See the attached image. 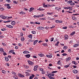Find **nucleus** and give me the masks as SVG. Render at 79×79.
Listing matches in <instances>:
<instances>
[{
    "mask_svg": "<svg viewBox=\"0 0 79 79\" xmlns=\"http://www.w3.org/2000/svg\"><path fill=\"white\" fill-rule=\"evenodd\" d=\"M34 8L33 7H31L30 8L29 11H30V12L33 11H34Z\"/></svg>",
    "mask_w": 79,
    "mask_h": 79,
    "instance_id": "obj_9",
    "label": "nucleus"
},
{
    "mask_svg": "<svg viewBox=\"0 0 79 79\" xmlns=\"http://www.w3.org/2000/svg\"><path fill=\"white\" fill-rule=\"evenodd\" d=\"M74 34H75V31H73L72 33L70 34L71 35H74Z\"/></svg>",
    "mask_w": 79,
    "mask_h": 79,
    "instance_id": "obj_33",
    "label": "nucleus"
},
{
    "mask_svg": "<svg viewBox=\"0 0 79 79\" xmlns=\"http://www.w3.org/2000/svg\"><path fill=\"white\" fill-rule=\"evenodd\" d=\"M24 66L25 67V68H26L27 69L29 68V66L27 65H24Z\"/></svg>",
    "mask_w": 79,
    "mask_h": 79,
    "instance_id": "obj_40",
    "label": "nucleus"
},
{
    "mask_svg": "<svg viewBox=\"0 0 79 79\" xmlns=\"http://www.w3.org/2000/svg\"><path fill=\"white\" fill-rule=\"evenodd\" d=\"M19 14H20V15H25V13H24V12L22 11L20 12L19 13Z\"/></svg>",
    "mask_w": 79,
    "mask_h": 79,
    "instance_id": "obj_21",
    "label": "nucleus"
},
{
    "mask_svg": "<svg viewBox=\"0 0 79 79\" xmlns=\"http://www.w3.org/2000/svg\"><path fill=\"white\" fill-rule=\"evenodd\" d=\"M13 3H14L15 4H18V2L16 1H13Z\"/></svg>",
    "mask_w": 79,
    "mask_h": 79,
    "instance_id": "obj_31",
    "label": "nucleus"
},
{
    "mask_svg": "<svg viewBox=\"0 0 79 79\" xmlns=\"http://www.w3.org/2000/svg\"><path fill=\"white\" fill-rule=\"evenodd\" d=\"M62 55L63 56H66L67 55V54L66 53H63L62 54Z\"/></svg>",
    "mask_w": 79,
    "mask_h": 79,
    "instance_id": "obj_50",
    "label": "nucleus"
},
{
    "mask_svg": "<svg viewBox=\"0 0 79 79\" xmlns=\"http://www.w3.org/2000/svg\"><path fill=\"white\" fill-rule=\"evenodd\" d=\"M4 37H3V35L0 36V38L1 39H2V38H3Z\"/></svg>",
    "mask_w": 79,
    "mask_h": 79,
    "instance_id": "obj_64",
    "label": "nucleus"
},
{
    "mask_svg": "<svg viewBox=\"0 0 79 79\" xmlns=\"http://www.w3.org/2000/svg\"><path fill=\"white\" fill-rule=\"evenodd\" d=\"M29 79H33V77H31V76L30 77Z\"/></svg>",
    "mask_w": 79,
    "mask_h": 79,
    "instance_id": "obj_63",
    "label": "nucleus"
},
{
    "mask_svg": "<svg viewBox=\"0 0 79 79\" xmlns=\"http://www.w3.org/2000/svg\"><path fill=\"white\" fill-rule=\"evenodd\" d=\"M48 77H49V79H55V78H53L52 77H51V74L49 73H48Z\"/></svg>",
    "mask_w": 79,
    "mask_h": 79,
    "instance_id": "obj_5",
    "label": "nucleus"
},
{
    "mask_svg": "<svg viewBox=\"0 0 79 79\" xmlns=\"http://www.w3.org/2000/svg\"><path fill=\"white\" fill-rule=\"evenodd\" d=\"M69 64L65 65L64 66V68H68V67H69Z\"/></svg>",
    "mask_w": 79,
    "mask_h": 79,
    "instance_id": "obj_28",
    "label": "nucleus"
},
{
    "mask_svg": "<svg viewBox=\"0 0 79 79\" xmlns=\"http://www.w3.org/2000/svg\"><path fill=\"white\" fill-rule=\"evenodd\" d=\"M35 24H40V23H39V22H35Z\"/></svg>",
    "mask_w": 79,
    "mask_h": 79,
    "instance_id": "obj_41",
    "label": "nucleus"
},
{
    "mask_svg": "<svg viewBox=\"0 0 79 79\" xmlns=\"http://www.w3.org/2000/svg\"><path fill=\"white\" fill-rule=\"evenodd\" d=\"M38 41H39L38 40H36L35 41L33 42V45H35V44H36L37 43Z\"/></svg>",
    "mask_w": 79,
    "mask_h": 79,
    "instance_id": "obj_10",
    "label": "nucleus"
},
{
    "mask_svg": "<svg viewBox=\"0 0 79 79\" xmlns=\"http://www.w3.org/2000/svg\"><path fill=\"white\" fill-rule=\"evenodd\" d=\"M38 10H40V11H43V10H45L44 9H43L42 7H40L39 9H38Z\"/></svg>",
    "mask_w": 79,
    "mask_h": 79,
    "instance_id": "obj_15",
    "label": "nucleus"
},
{
    "mask_svg": "<svg viewBox=\"0 0 79 79\" xmlns=\"http://www.w3.org/2000/svg\"><path fill=\"white\" fill-rule=\"evenodd\" d=\"M4 58H5V60L6 61H9V59L8 57L5 56Z\"/></svg>",
    "mask_w": 79,
    "mask_h": 79,
    "instance_id": "obj_11",
    "label": "nucleus"
},
{
    "mask_svg": "<svg viewBox=\"0 0 79 79\" xmlns=\"http://www.w3.org/2000/svg\"><path fill=\"white\" fill-rule=\"evenodd\" d=\"M70 5H72V6L75 5V3H73L72 2L70 3Z\"/></svg>",
    "mask_w": 79,
    "mask_h": 79,
    "instance_id": "obj_32",
    "label": "nucleus"
},
{
    "mask_svg": "<svg viewBox=\"0 0 79 79\" xmlns=\"http://www.w3.org/2000/svg\"><path fill=\"white\" fill-rule=\"evenodd\" d=\"M44 16V14L39 15V17H43V16Z\"/></svg>",
    "mask_w": 79,
    "mask_h": 79,
    "instance_id": "obj_47",
    "label": "nucleus"
},
{
    "mask_svg": "<svg viewBox=\"0 0 79 79\" xmlns=\"http://www.w3.org/2000/svg\"><path fill=\"white\" fill-rule=\"evenodd\" d=\"M6 2H7L8 3H11V1L10 0H6Z\"/></svg>",
    "mask_w": 79,
    "mask_h": 79,
    "instance_id": "obj_53",
    "label": "nucleus"
},
{
    "mask_svg": "<svg viewBox=\"0 0 79 79\" xmlns=\"http://www.w3.org/2000/svg\"><path fill=\"white\" fill-rule=\"evenodd\" d=\"M6 27H9V28H11V29L13 28V27L10 25H6Z\"/></svg>",
    "mask_w": 79,
    "mask_h": 79,
    "instance_id": "obj_7",
    "label": "nucleus"
},
{
    "mask_svg": "<svg viewBox=\"0 0 79 79\" xmlns=\"http://www.w3.org/2000/svg\"><path fill=\"white\" fill-rule=\"evenodd\" d=\"M18 76L19 77H25V76L23 75V74L20 73H19L18 74Z\"/></svg>",
    "mask_w": 79,
    "mask_h": 79,
    "instance_id": "obj_3",
    "label": "nucleus"
},
{
    "mask_svg": "<svg viewBox=\"0 0 79 79\" xmlns=\"http://www.w3.org/2000/svg\"><path fill=\"white\" fill-rule=\"evenodd\" d=\"M71 2H73V1L72 0H70L67 2V3H68V4H71Z\"/></svg>",
    "mask_w": 79,
    "mask_h": 79,
    "instance_id": "obj_27",
    "label": "nucleus"
},
{
    "mask_svg": "<svg viewBox=\"0 0 79 79\" xmlns=\"http://www.w3.org/2000/svg\"><path fill=\"white\" fill-rule=\"evenodd\" d=\"M14 50L12 49L9 52H10V53H13L14 52Z\"/></svg>",
    "mask_w": 79,
    "mask_h": 79,
    "instance_id": "obj_38",
    "label": "nucleus"
},
{
    "mask_svg": "<svg viewBox=\"0 0 79 79\" xmlns=\"http://www.w3.org/2000/svg\"><path fill=\"white\" fill-rule=\"evenodd\" d=\"M72 10H73V8L71 7H69V11H72Z\"/></svg>",
    "mask_w": 79,
    "mask_h": 79,
    "instance_id": "obj_49",
    "label": "nucleus"
},
{
    "mask_svg": "<svg viewBox=\"0 0 79 79\" xmlns=\"http://www.w3.org/2000/svg\"><path fill=\"white\" fill-rule=\"evenodd\" d=\"M28 42H33V40H32L30 39L28 40Z\"/></svg>",
    "mask_w": 79,
    "mask_h": 79,
    "instance_id": "obj_46",
    "label": "nucleus"
},
{
    "mask_svg": "<svg viewBox=\"0 0 79 79\" xmlns=\"http://www.w3.org/2000/svg\"><path fill=\"white\" fill-rule=\"evenodd\" d=\"M1 31H6V29L5 28H3L1 29Z\"/></svg>",
    "mask_w": 79,
    "mask_h": 79,
    "instance_id": "obj_36",
    "label": "nucleus"
},
{
    "mask_svg": "<svg viewBox=\"0 0 79 79\" xmlns=\"http://www.w3.org/2000/svg\"><path fill=\"white\" fill-rule=\"evenodd\" d=\"M79 44H75L73 45L74 47H77L78 46H79Z\"/></svg>",
    "mask_w": 79,
    "mask_h": 79,
    "instance_id": "obj_19",
    "label": "nucleus"
},
{
    "mask_svg": "<svg viewBox=\"0 0 79 79\" xmlns=\"http://www.w3.org/2000/svg\"><path fill=\"white\" fill-rule=\"evenodd\" d=\"M38 55L40 56L41 57H42V56H44V55L42 54H39Z\"/></svg>",
    "mask_w": 79,
    "mask_h": 79,
    "instance_id": "obj_34",
    "label": "nucleus"
},
{
    "mask_svg": "<svg viewBox=\"0 0 79 79\" xmlns=\"http://www.w3.org/2000/svg\"><path fill=\"white\" fill-rule=\"evenodd\" d=\"M45 71H44L42 72L41 73L42 74H45Z\"/></svg>",
    "mask_w": 79,
    "mask_h": 79,
    "instance_id": "obj_58",
    "label": "nucleus"
},
{
    "mask_svg": "<svg viewBox=\"0 0 79 79\" xmlns=\"http://www.w3.org/2000/svg\"><path fill=\"white\" fill-rule=\"evenodd\" d=\"M0 17L2 19H6V18H7V17H6L3 15H1L0 16Z\"/></svg>",
    "mask_w": 79,
    "mask_h": 79,
    "instance_id": "obj_2",
    "label": "nucleus"
},
{
    "mask_svg": "<svg viewBox=\"0 0 79 79\" xmlns=\"http://www.w3.org/2000/svg\"><path fill=\"white\" fill-rule=\"evenodd\" d=\"M69 27L71 29V28H73V26L72 25H69Z\"/></svg>",
    "mask_w": 79,
    "mask_h": 79,
    "instance_id": "obj_45",
    "label": "nucleus"
},
{
    "mask_svg": "<svg viewBox=\"0 0 79 79\" xmlns=\"http://www.w3.org/2000/svg\"><path fill=\"white\" fill-rule=\"evenodd\" d=\"M72 18L73 19V20H74L75 21H76V18L75 17V16H73L72 17Z\"/></svg>",
    "mask_w": 79,
    "mask_h": 79,
    "instance_id": "obj_20",
    "label": "nucleus"
},
{
    "mask_svg": "<svg viewBox=\"0 0 79 79\" xmlns=\"http://www.w3.org/2000/svg\"><path fill=\"white\" fill-rule=\"evenodd\" d=\"M7 8H8V9H11V6H7Z\"/></svg>",
    "mask_w": 79,
    "mask_h": 79,
    "instance_id": "obj_56",
    "label": "nucleus"
},
{
    "mask_svg": "<svg viewBox=\"0 0 79 79\" xmlns=\"http://www.w3.org/2000/svg\"><path fill=\"white\" fill-rule=\"evenodd\" d=\"M21 41H24V38L23 37H22L21 38Z\"/></svg>",
    "mask_w": 79,
    "mask_h": 79,
    "instance_id": "obj_35",
    "label": "nucleus"
},
{
    "mask_svg": "<svg viewBox=\"0 0 79 79\" xmlns=\"http://www.w3.org/2000/svg\"><path fill=\"white\" fill-rule=\"evenodd\" d=\"M33 17L34 18H39V15H34Z\"/></svg>",
    "mask_w": 79,
    "mask_h": 79,
    "instance_id": "obj_42",
    "label": "nucleus"
},
{
    "mask_svg": "<svg viewBox=\"0 0 79 79\" xmlns=\"http://www.w3.org/2000/svg\"><path fill=\"white\" fill-rule=\"evenodd\" d=\"M60 61H61V60H59L58 61V62L57 63V64H61V63Z\"/></svg>",
    "mask_w": 79,
    "mask_h": 79,
    "instance_id": "obj_22",
    "label": "nucleus"
},
{
    "mask_svg": "<svg viewBox=\"0 0 79 79\" xmlns=\"http://www.w3.org/2000/svg\"><path fill=\"white\" fill-rule=\"evenodd\" d=\"M65 40H67L68 39V36L67 35H64Z\"/></svg>",
    "mask_w": 79,
    "mask_h": 79,
    "instance_id": "obj_18",
    "label": "nucleus"
},
{
    "mask_svg": "<svg viewBox=\"0 0 79 79\" xmlns=\"http://www.w3.org/2000/svg\"><path fill=\"white\" fill-rule=\"evenodd\" d=\"M0 51L2 52H5L3 50V49L2 48H0Z\"/></svg>",
    "mask_w": 79,
    "mask_h": 79,
    "instance_id": "obj_29",
    "label": "nucleus"
},
{
    "mask_svg": "<svg viewBox=\"0 0 79 79\" xmlns=\"http://www.w3.org/2000/svg\"><path fill=\"white\" fill-rule=\"evenodd\" d=\"M30 23L31 24H35V23L33 22H30Z\"/></svg>",
    "mask_w": 79,
    "mask_h": 79,
    "instance_id": "obj_48",
    "label": "nucleus"
},
{
    "mask_svg": "<svg viewBox=\"0 0 79 79\" xmlns=\"http://www.w3.org/2000/svg\"><path fill=\"white\" fill-rule=\"evenodd\" d=\"M68 48V47L67 46H64V49L65 50H66Z\"/></svg>",
    "mask_w": 79,
    "mask_h": 79,
    "instance_id": "obj_43",
    "label": "nucleus"
},
{
    "mask_svg": "<svg viewBox=\"0 0 79 79\" xmlns=\"http://www.w3.org/2000/svg\"><path fill=\"white\" fill-rule=\"evenodd\" d=\"M72 63H73V64H75V65H76V64H77V63H76V62L75 61H72Z\"/></svg>",
    "mask_w": 79,
    "mask_h": 79,
    "instance_id": "obj_30",
    "label": "nucleus"
},
{
    "mask_svg": "<svg viewBox=\"0 0 79 79\" xmlns=\"http://www.w3.org/2000/svg\"><path fill=\"white\" fill-rule=\"evenodd\" d=\"M2 44L4 46H6V44L3 43H2Z\"/></svg>",
    "mask_w": 79,
    "mask_h": 79,
    "instance_id": "obj_61",
    "label": "nucleus"
},
{
    "mask_svg": "<svg viewBox=\"0 0 79 79\" xmlns=\"http://www.w3.org/2000/svg\"><path fill=\"white\" fill-rule=\"evenodd\" d=\"M37 29L40 30H43V29H44V28L41 27H37Z\"/></svg>",
    "mask_w": 79,
    "mask_h": 79,
    "instance_id": "obj_6",
    "label": "nucleus"
},
{
    "mask_svg": "<svg viewBox=\"0 0 79 79\" xmlns=\"http://www.w3.org/2000/svg\"><path fill=\"white\" fill-rule=\"evenodd\" d=\"M2 73H4V74H5V73H6V72H5V71L3 70L2 71Z\"/></svg>",
    "mask_w": 79,
    "mask_h": 79,
    "instance_id": "obj_54",
    "label": "nucleus"
},
{
    "mask_svg": "<svg viewBox=\"0 0 79 79\" xmlns=\"http://www.w3.org/2000/svg\"><path fill=\"white\" fill-rule=\"evenodd\" d=\"M42 45L45 47H47V46H48V45H47V44L43 43Z\"/></svg>",
    "mask_w": 79,
    "mask_h": 79,
    "instance_id": "obj_24",
    "label": "nucleus"
},
{
    "mask_svg": "<svg viewBox=\"0 0 79 79\" xmlns=\"http://www.w3.org/2000/svg\"><path fill=\"white\" fill-rule=\"evenodd\" d=\"M73 73H74V74H77V73H78V71H77V70L74 69L73 70Z\"/></svg>",
    "mask_w": 79,
    "mask_h": 79,
    "instance_id": "obj_8",
    "label": "nucleus"
},
{
    "mask_svg": "<svg viewBox=\"0 0 79 79\" xmlns=\"http://www.w3.org/2000/svg\"><path fill=\"white\" fill-rule=\"evenodd\" d=\"M28 37L30 38V39H32V35H30L28 36Z\"/></svg>",
    "mask_w": 79,
    "mask_h": 79,
    "instance_id": "obj_25",
    "label": "nucleus"
},
{
    "mask_svg": "<svg viewBox=\"0 0 79 79\" xmlns=\"http://www.w3.org/2000/svg\"><path fill=\"white\" fill-rule=\"evenodd\" d=\"M39 67V65H36L34 66V70L35 71H36L37 70V68H38V67Z\"/></svg>",
    "mask_w": 79,
    "mask_h": 79,
    "instance_id": "obj_4",
    "label": "nucleus"
},
{
    "mask_svg": "<svg viewBox=\"0 0 79 79\" xmlns=\"http://www.w3.org/2000/svg\"><path fill=\"white\" fill-rule=\"evenodd\" d=\"M55 10H57L58 11H59V8L58 7H56L55 8Z\"/></svg>",
    "mask_w": 79,
    "mask_h": 79,
    "instance_id": "obj_44",
    "label": "nucleus"
},
{
    "mask_svg": "<svg viewBox=\"0 0 79 79\" xmlns=\"http://www.w3.org/2000/svg\"><path fill=\"white\" fill-rule=\"evenodd\" d=\"M13 78H14V79H18V77H17V76H16V75H15V76H13Z\"/></svg>",
    "mask_w": 79,
    "mask_h": 79,
    "instance_id": "obj_23",
    "label": "nucleus"
},
{
    "mask_svg": "<svg viewBox=\"0 0 79 79\" xmlns=\"http://www.w3.org/2000/svg\"><path fill=\"white\" fill-rule=\"evenodd\" d=\"M57 72H58V71H54L52 72V73H57Z\"/></svg>",
    "mask_w": 79,
    "mask_h": 79,
    "instance_id": "obj_51",
    "label": "nucleus"
},
{
    "mask_svg": "<svg viewBox=\"0 0 79 79\" xmlns=\"http://www.w3.org/2000/svg\"><path fill=\"white\" fill-rule=\"evenodd\" d=\"M47 15H53V12H51V13L48 12L47 13Z\"/></svg>",
    "mask_w": 79,
    "mask_h": 79,
    "instance_id": "obj_39",
    "label": "nucleus"
},
{
    "mask_svg": "<svg viewBox=\"0 0 79 79\" xmlns=\"http://www.w3.org/2000/svg\"><path fill=\"white\" fill-rule=\"evenodd\" d=\"M46 56L47 57H48V58H52V55H47Z\"/></svg>",
    "mask_w": 79,
    "mask_h": 79,
    "instance_id": "obj_17",
    "label": "nucleus"
},
{
    "mask_svg": "<svg viewBox=\"0 0 79 79\" xmlns=\"http://www.w3.org/2000/svg\"><path fill=\"white\" fill-rule=\"evenodd\" d=\"M71 60V57H69L68 58H67L66 59V61H68L69 60Z\"/></svg>",
    "mask_w": 79,
    "mask_h": 79,
    "instance_id": "obj_14",
    "label": "nucleus"
},
{
    "mask_svg": "<svg viewBox=\"0 0 79 79\" xmlns=\"http://www.w3.org/2000/svg\"><path fill=\"white\" fill-rule=\"evenodd\" d=\"M31 33L33 34H36V32L35 31H31Z\"/></svg>",
    "mask_w": 79,
    "mask_h": 79,
    "instance_id": "obj_26",
    "label": "nucleus"
},
{
    "mask_svg": "<svg viewBox=\"0 0 79 79\" xmlns=\"http://www.w3.org/2000/svg\"><path fill=\"white\" fill-rule=\"evenodd\" d=\"M25 56L26 58H30V57H31V55L30 54H27L25 55Z\"/></svg>",
    "mask_w": 79,
    "mask_h": 79,
    "instance_id": "obj_12",
    "label": "nucleus"
},
{
    "mask_svg": "<svg viewBox=\"0 0 79 79\" xmlns=\"http://www.w3.org/2000/svg\"><path fill=\"white\" fill-rule=\"evenodd\" d=\"M23 53L24 54H26V53H29V51H25L23 52Z\"/></svg>",
    "mask_w": 79,
    "mask_h": 79,
    "instance_id": "obj_13",
    "label": "nucleus"
},
{
    "mask_svg": "<svg viewBox=\"0 0 79 79\" xmlns=\"http://www.w3.org/2000/svg\"><path fill=\"white\" fill-rule=\"evenodd\" d=\"M40 70L41 71H44V69H43L42 68H40Z\"/></svg>",
    "mask_w": 79,
    "mask_h": 79,
    "instance_id": "obj_57",
    "label": "nucleus"
},
{
    "mask_svg": "<svg viewBox=\"0 0 79 79\" xmlns=\"http://www.w3.org/2000/svg\"><path fill=\"white\" fill-rule=\"evenodd\" d=\"M59 23H63V21H61V20H59Z\"/></svg>",
    "mask_w": 79,
    "mask_h": 79,
    "instance_id": "obj_59",
    "label": "nucleus"
},
{
    "mask_svg": "<svg viewBox=\"0 0 79 79\" xmlns=\"http://www.w3.org/2000/svg\"><path fill=\"white\" fill-rule=\"evenodd\" d=\"M15 24L16 23L14 21H13L11 22V24L13 26L15 25Z\"/></svg>",
    "mask_w": 79,
    "mask_h": 79,
    "instance_id": "obj_16",
    "label": "nucleus"
},
{
    "mask_svg": "<svg viewBox=\"0 0 79 79\" xmlns=\"http://www.w3.org/2000/svg\"><path fill=\"white\" fill-rule=\"evenodd\" d=\"M63 29H67V27H63Z\"/></svg>",
    "mask_w": 79,
    "mask_h": 79,
    "instance_id": "obj_60",
    "label": "nucleus"
},
{
    "mask_svg": "<svg viewBox=\"0 0 79 79\" xmlns=\"http://www.w3.org/2000/svg\"><path fill=\"white\" fill-rule=\"evenodd\" d=\"M54 39V38H52L51 40V42H53V41Z\"/></svg>",
    "mask_w": 79,
    "mask_h": 79,
    "instance_id": "obj_55",
    "label": "nucleus"
},
{
    "mask_svg": "<svg viewBox=\"0 0 79 79\" xmlns=\"http://www.w3.org/2000/svg\"><path fill=\"white\" fill-rule=\"evenodd\" d=\"M55 22H56V23H59V20H56L55 21Z\"/></svg>",
    "mask_w": 79,
    "mask_h": 79,
    "instance_id": "obj_52",
    "label": "nucleus"
},
{
    "mask_svg": "<svg viewBox=\"0 0 79 79\" xmlns=\"http://www.w3.org/2000/svg\"><path fill=\"white\" fill-rule=\"evenodd\" d=\"M12 74H14V75H16V73L15 72H13V71L12 72Z\"/></svg>",
    "mask_w": 79,
    "mask_h": 79,
    "instance_id": "obj_37",
    "label": "nucleus"
},
{
    "mask_svg": "<svg viewBox=\"0 0 79 79\" xmlns=\"http://www.w3.org/2000/svg\"><path fill=\"white\" fill-rule=\"evenodd\" d=\"M27 62L29 65L31 66H33V65H34V62H33L29 60H28Z\"/></svg>",
    "mask_w": 79,
    "mask_h": 79,
    "instance_id": "obj_1",
    "label": "nucleus"
},
{
    "mask_svg": "<svg viewBox=\"0 0 79 79\" xmlns=\"http://www.w3.org/2000/svg\"><path fill=\"white\" fill-rule=\"evenodd\" d=\"M31 76L33 78L35 77V75H34V74H32L31 75Z\"/></svg>",
    "mask_w": 79,
    "mask_h": 79,
    "instance_id": "obj_62",
    "label": "nucleus"
}]
</instances>
